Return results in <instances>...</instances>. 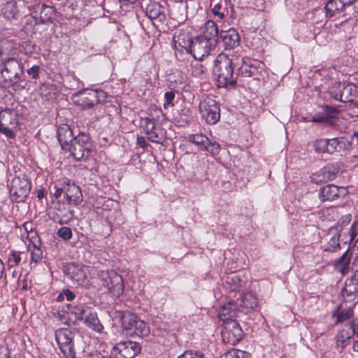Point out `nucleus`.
I'll list each match as a JSON object with an SVG mask.
<instances>
[{
    "mask_svg": "<svg viewBox=\"0 0 358 358\" xmlns=\"http://www.w3.org/2000/svg\"><path fill=\"white\" fill-rule=\"evenodd\" d=\"M234 59L225 54H220L216 58L214 73L217 76L219 87L234 88L236 80L234 76Z\"/></svg>",
    "mask_w": 358,
    "mask_h": 358,
    "instance_id": "f257e3e1",
    "label": "nucleus"
},
{
    "mask_svg": "<svg viewBox=\"0 0 358 358\" xmlns=\"http://www.w3.org/2000/svg\"><path fill=\"white\" fill-rule=\"evenodd\" d=\"M98 285L103 292L120 296L124 289L122 278L114 271H103L99 273Z\"/></svg>",
    "mask_w": 358,
    "mask_h": 358,
    "instance_id": "f03ea898",
    "label": "nucleus"
},
{
    "mask_svg": "<svg viewBox=\"0 0 358 358\" xmlns=\"http://www.w3.org/2000/svg\"><path fill=\"white\" fill-rule=\"evenodd\" d=\"M76 160H85L93 152V145L85 134H79L69 144L67 149Z\"/></svg>",
    "mask_w": 358,
    "mask_h": 358,
    "instance_id": "7ed1b4c3",
    "label": "nucleus"
},
{
    "mask_svg": "<svg viewBox=\"0 0 358 358\" xmlns=\"http://www.w3.org/2000/svg\"><path fill=\"white\" fill-rule=\"evenodd\" d=\"M0 71V75L7 85L16 83L24 73L22 62L15 58H8L2 62Z\"/></svg>",
    "mask_w": 358,
    "mask_h": 358,
    "instance_id": "20e7f679",
    "label": "nucleus"
},
{
    "mask_svg": "<svg viewBox=\"0 0 358 358\" xmlns=\"http://www.w3.org/2000/svg\"><path fill=\"white\" fill-rule=\"evenodd\" d=\"M55 339L62 353L66 358H76L73 338L75 334L68 328H61L55 333Z\"/></svg>",
    "mask_w": 358,
    "mask_h": 358,
    "instance_id": "39448f33",
    "label": "nucleus"
},
{
    "mask_svg": "<svg viewBox=\"0 0 358 358\" xmlns=\"http://www.w3.org/2000/svg\"><path fill=\"white\" fill-rule=\"evenodd\" d=\"M31 181L24 174L14 177L10 185L11 199L15 202L24 201L29 194Z\"/></svg>",
    "mask_w": 358,
    "mask_h": 358,
    "instance_id": "423d86ee",
    "label": "nucleus"
},
{
    "mask_svg": "<svg viewBox=\"0 0 358 358\" xmlns=\"http://www.w3.org/2000/svg\"><path fill=\"white\" fill-rule=\"evenodd\" d=\"M238 74L242 77L260 80L265 74V64L261 61L244 57L238 68Z\"/></svg>",
    "mask_w": 358,
    "mask_h": 358,
    "instance_id": "0eeeda50",
    "label": "nucleus"
},
{
    "mask_svg": "<svg viewBox=\"0 0 358 358\" xmlns=\"http://www.w3.org/2000/svg\"><path fill=\"white\" fill-rule=\"evenodd\" d=\"M140 128L145 133L148 138L153 143H162L165 138L166 131L159 125L155 124L154 118L141 117Z\"/></svg>",
    "mask_w": 358,
    "mask_h": 358,
    "instance_id": "6e6552de",
    "label": "nucleus"
},
{
    "mask_svg": "<svg viewBox=\"0 0 358 358\" xmlns=\"http://www.w3.org/2000/svg\"><path fill=\"white\" fill-rule=\"evenodd\" d=\"M215 45V38H208L206 36H199L194 40L189 53H190L195 59L202 60L209 55Z\"/></svg>",
    "mask_w": 358,
    "mask_h": 358,
    "instance_id": "1a4fd4ad",
    "label": "nucleus"
},
{
    "mask_svg": "<svg viewBox=\"0 0 358 358\" xmlns=\"http://www.w3.org/2000/svg\"><path fill=\"white\" fill-rule=\"evenodd\" d=\"M202 117L210 124H216L220 118V106L212 98L204 99L199 105Z\"/></svg>",
    "mask_w": 358,
    "mask_h": 358,
    "instance_id": "9d476101",
    "label": "nucleus"
},
{
    "mask_svg": "<svg viewBox=\"0 0 358 358\" xmlns=\"http://www.w3.org/2000/svg\"><path fill=\"white\" fill-rule=\"evenodd\" d=\"M145 14L156 27L164 24L166 20V8L155 1L147 4Z\"/></svg>",
    "mask_w": 358,
    "mask_h": 358,
    "instance_id": "9b49d317",
    "label": "nucleus"
},
{
    "mask_svg": "<svg viewBox=\"0 0 358 358\" xmlns=\"http://www.w3.org/2000/svg\"><path fill=\"white\" fill-rule=\"evenodd\" d=\"M122 325L126 329L133 331L135 334L141 337L147 336L150 334L148 325L134 314L124 315L122 318Z\"/></svg>",
    "mask_w": 358,
    "mask_h": 358,
    "instance_id": "f8f14e48",
    "label": "nucleus"
},
{
    "mask_svg": "<svg viewBox=\"0 0 358 358\" xmlns=\"http://www.w3.org/2000/svg\"><path fill=\"white\" fill-rule=\"evenodd\" d=\"M103 92L94 90H85L73 94L75 103L84 108H90L100 101Z\"/></svg>",
    "mask_w": 358,
    "mask_h": 358,
    "instance_id": "ddd939ff",
    "label": "nucleus"
},
{
    "mask_svg": "<svg viewBox=\"0 0 358 358\" xmlns=\"http://www.w3.org/2000/svg\"><path fill=\"white\" fill-rule=\"evenodd\" d=\"M224 323V327L222 331V337L224 343L234 345L242 338V329L235 320H229Z\"/></svg>",
    "mask_w": 358,
    "mask_h": 358,
    "instance_id": "4468645a",
    "label": "nucleus"
},
{
    "mask_svg": "<svg viewBox=\"0 0 358 358\" xmlns=\"http://www.w3.org/2000/svg\"><path fill=\"white\" fill-rule=\"evenodd\" d=\"M17 122V113L14 110L6 109L0 111V133L7 138H15V135L10 127H15Z\"/></svg>",
    "mask_w": 358,
    "mask_h": 358,
    "instance_id": "2eb2a0df",
    "label": "nucleus"
},
{
    "mask_svg": "<svg viewBox=\"0 0 358 358\" xmlns=\"http://www.w3.org/2000/svg\"><path fill=\"white\" fill-rule=\"evenodd\" d=\"M173 41L177 50L189 53L194 41L189 32L184 29H179L175 32Z\"/></svg>",
    "mask_w": 358,
    "mask_h": 358,
    "instance_id": "dca6fc26",
    "label": "nucleus"
},
{
    "mask_svg": "<svg viewBox=\"0 0 358 358\" xmlns=\"http://www.w3.org/2000/svg\"><path fill=\"white\" fill-rule=\"evenodd\" d=\"M113 350L117 352L121 358H134L141 351V346L138 343L127 341L118 343L114 348Z\"/></svg>",
    "mask_w": 358,
    "mask_h": 358,
    "instance_id": "f3484780",
    "label": "nucleus"
},
{
    "mask_svg": "<svg viewBox=\"0 0 358 358\" xmlns=\"http://www.w3.org/2000/svg\"><path fill=\"white\" fill-rule=\"evenodd\" d=\"M66 274L78 285L84 286L86 282V273L84 266L74 263L69 264L65 269Z\"/></svg>",
    "mask_w": 358,
    "mask_h": 358,
    "instance_id": "a211bd4d",
    "label": "nucleus"
},
{
    "mask_svg": "<svg viewBox=\"0 0 358 358\" xmlns=\"http://www.w3.org/2000/svg\"><path fill=\"white\" fill-rule=\"evenodd\" d=\"M220 37L225 49H234L240 44L241 37L237 30L230 28L227 30H222Z\"/></svg>",
    "mask_w": 358,
    "mask_h": 358,
    "instance_id": "6ab92c4d",
    "label": "nucleus"
},
{
    "mask_svg": "<svg viewBox=\"0 0 358 358\" xmlns=\"http://www.w3.org/2000/svg\"><path fill=\"white\" fill-rule=\"evenodd\" d=\"M343 192V188L331 184L322 187L320 189L318 197L322 202L331 201L339 198Z\"/></svg>",
    "mask_w": 358,
    "mask_h": 358,
    "instance_id": "aec40b11",
    "label": "nucleus"
},
{
    "mask_svg": "<svg viewBox=\"0 0 358 358\" xmlns=\"http://www.w3.org/2000/svg\"><path fill=\"white\" fill-rule=\"evenodd\" d=\"M65 196L69 204L78 206L80 204L83 200V194L80 188L74 183H71L69 180L66 183Z\"/></svg>",
    "mask_w": 358,
    "mask_h": 358,
    "instance_id": "412c9836",
    "label": "nucleus"
},
{
    "mask_svg": "<svg viewBox=\"0 0 358 358\" xmlns=\"http://www.w3.org/2000/svg\"><path fill=\"white\" fill-rule=\"evenodd\" d=\"M55 217L54 220L60 224H66L73 217V210L64 203L58 202L55 206Z\"/></svg>",
    "mask_w": 358,
    "mask_h": 358,
    "instance_id": "4be33fe9",
    "label": "nucleus"
},
{
    "mask_svg": "<svg viewBox=\"0 0 358 358\" xmlns=\"http://www.w3.org/2000/svg\"><path fill=\"white\" fill-rule=\"evenodd\" d=\"M356 334L355 322L352 321L346 327L339 331L336 336V343L341 348H345L349 343L352 336Z\"/></svg>",
    "mask_w": 358,
    "mask_h": 358,
    "instance_id": "5701e85b",
    "label": "nucleus"
},
{
    "mask_svg": "<svg viewBox=\"0 0 358 358\" xmlns=\"http://www.w3.org/2000/svg\"><path fill=\"white\" fill-rule=\"evenodd\" d=\"M73 131L67 124H62L57 128V138L63 150L67 149L74 139Z\"/></svg>",
    "mask_w": 358,
    "mask_h": 358,
    "instance_id": "b1692460",
    "label": "nucleus"
},
{
    "mask_svg": "<svg viewBox=\"0 0 358 358\" xmlns=\"http://www.w3.org/2000/svg\"><path fill=\"white\" fill-rule=\"evenodd\" d=\"M90 307L83 305L78 304L76 306H69V310L67 312L69 324H76L78 321L84 320L86 313L89 311Z\"/></svg>",
    "mask_w": 358,
    "mask_h": 358,
    "instance_id": "393cba45",
    "label": "nucleus"
},
{
    "mask_svg": "<svg viewBox=\"0 0 358 358\" xmlns=\"http://www.w3.org/2000/svg\"><path fill=\"white\" fill-rule=\"evenodd\" d=\"M352 147L349 138L343 136L330 139L329 153L342 152L348 150Z\"/></svg>",
    "mask_w": 358,
    "mask_h": 358,
    "instance_id": "a878e982",
    "label": "nucleus"
},
{
    "mask_svg": "<svg viewBox=\"0 0 358 358\" xmlns=\"http://www.w3.org/2000/svg\"><path fill=\"white\" fill-rule=\"evenodd\" d=\"M238 308L234 301H229L224 304L219 311V317L224 322L233 320L237 316Z\"/></svg>",
    "mask_w": 358,
    "mask_h": 358,
    "instance_id": "bb28decb",
    "label": "nucleus"
},
{
    "mask_svg": "<svg viewBox=\"0 0 358 358\" xmlns=\"http://www.w3.org/2000/svg\"><path fill=\"white\" fill-rule=\"evenodd\" d=\"M84 319L85 324L92 330L98 333H101L103 331V326L100 323L96 313L91 308H89V311L86 313Z\"/></svg>",
    "mask_w": 358,
    "mask_h": 358,
    "instance_id": "cd10ccee",
    "label": "nucleus"
},
{
    "mask_svg": "<svg viewBox=\"0 0 358 358\" xmlns=\"http://www.w3.org/2000/svg\"><path fill=\"white\" fill-rule=\"evenodd\" d=\"M339 94H335V99L341 102H348L352 101V93L355 92V87L352 85L338 84Z\"/></svg>",
    "mask_w": 358,
    "mask_h": 358,
    "instance_id": "c85d7f7f",
    "label": "nucleus"
},
{
    "mask_svg": "<svg viewBox=\"0 0 358 358\" xmlns=\"http://www.w3.org/2000/svg\"><path fill=\"white\" fill-rule=\"evenodd\" d=\"M337 110L329 106H325L322 113L315 114L310 120V122L318 123H329L332 117H335Z\"/></svg>",
    "mask_w": 358,
    "mask_h": 358,
    "instance_id": "c756f323",
    "label": "nucleus"
},
{
    "mask_svg": "<svg viewBox=\"0 0 358 358\" xmlns=\"http://www.w3.org/2000/svg\"><path fill=\"white\" fill-rule=\"evenodd\" d=\"M351 0H329L325 6L327 15L332 17L341 10L345 6L349 5Z\"/></svg>",
    "mask_w": 358,
    "mask_h": 358,
    "instance_id": "7c9ffc66",
    "label": "nucleus"
},
{
    "mask_svg": "<svg viewBox=\"0 0 358 358\" xmlns=\"http://www.w3.org/2000/svg\"><path fill=\"white\" fill-rule=\"evenodd\" d=\"M350 259L349 252L347 250L335 262L334 266L336 269L345 275L349 271Z\"/></svg>",
    "mask_w": 358,
    "mask_h": 358,
    "instance_id": "2f4dec72",
    "label": "nucleus"
},
{
    "mask_svg": "<svg viewBox=\"0 0 358 358\" xmlns=\"http://www.w3.org/2000/svg\"><path fill=\"white\" fill-rule=\"evenodd\" d=\"M241 306L247 310H253L258 306V299L252 292L245 293L241 298Z\"/></svg>",
    "mask_w": 358,
    "mask_h": 358,
    "instance_id": "473e14b6",
    "label": "nucleus"
},
{
    "mask_svg": "<svg viewBox=\"0 0 358 358\" xmlns=\"http://www.w3.org/2000/svg\"><path fill=\"white\" fill-rule=\"evenodd\" d=\"M1 12L3 15L8 20L16 18L18 15V8L16 1H9L5 3L2 6Z\"/></svg>",
    "mask_w": 358,
    "mask_h": 358,
    "instance_id": "72a5a7b5",
    "label": "nucleus"
},
{
    "mask_svg": "<svg viewBox=\"0 0 358 358\" xmlns=\"http://www.w3.org/2000/svg\"><path fill=\"white\" fill-rule=\"evenodd\" d=\"M27 260V254L24 252L12 250L8 256V266L10 268L18 266L22 261Z\"/></svg>",
    "mask_w": 358,
    "mask_h": 358,
    "instance_id": "f704fd0d",
    "label": "nucleus"
},
{
    "mask_svg": "<svg viewBox=\"0 0 358 358\" xmlns=\"http://www.w3.org/2000/svg\"><path fill=\"white\" fill-rule=\"evenodd\" d=\"M203 35L201 36H206L208 38H215V43L216 44L218 37V27L213 20H208L205 23L203 27Z\"/></svg>",
    "mask_w": 358,
    "mask_h": 358,
    "instance_id": "c9c22d12",
    "label": "nucleus"
},
{
    "mask_svg": "<svg viewBox=\"0 0 358 358\" xmlns=\"http://www.w3.org/2000/svg\"><path fill=\"white\" fill-rule=\"evenodd\" d=\"M55 9L52 6L43 5L40 10V19L45 23L51 20L55 15Z\"/></svg>",
    "mask_w": 358,
    "mask_h": 358,
    "instance_id": "e433bc0d",
    "label": "nucleus"
},
{
    "mask_svg": "<svg viewBox=\"0 0 358 358\" xmlns=\"http://www.w3.org/2000/svg\"><path fill=\"white\" fill-rule=\"evenodd\" d=\"M28 250L31 252V262L30 264L32 266L34 264V266L41 260L43 257L42 250L39 246L33 244L32 245H29L28 246Z\"/></svg>",
    "mask_w": 358,
    "mask_h": 358,
    "instance_id": "4c0bfd02",
    "label": "nucleus"
},
{
    "mask_svg": "<svg viewBox=\"0 0 358 358\" xmlns=\"http://www.w3.org/2000/svg\"><path fill=\"white\" fill-rule=\"evenodd\" d=\"M322 169L328 181L335 179L339 172L338 166L334 164H328Z\"/></svg>",
    "mask_w": 358,
    "mask_h": 358,
    "instance_id": "58836bf2",
    "label": "nucleus"
},
{
    "mask_svg": "<svg viewBox=\"0 0 358 358\" xmlns=\"http://www.w3.org/2000/svg\"><path fill=\"white\" fill-rule=\"evenodd\" d=\"M226 283L229 285V288L233 292H238L243 287L242 280L237 275H232L228 276Z\"/></svg>",
    "mask_w": 358,
    "mask_h": 358,
    "instance_id": "ea45409f",
    "label": "nucleus"
},
{
    "mask_svg": "<svg viewBox=\"0 0 358 358\" xmlns=\"http://www.w3.org/2000/svg\"><path fill=\"white\" fill-rule=\"evenodd\" d=\"M171 15L178 22H183L186 19L185 7L182 5L174 7Z\"/></svg>",
    "mask_w": 358,
    "mask_h": 358,
    "instance_id": "a19ab883",
    "label": "nucleus"
},
{
    "mask_svg": "<svg viewBox=\"0 0 358 358\" xmlns=\"http://www.w3.org/2000/svg\"><path fill=\"white\" fill-rule=\"evenodd\" d=\"M330 139H318L314 144L315 150L317 152H329V153Z\"/></svg>",
    "mask_w": 358,
    "mask_h": 358,
    "instance_id": "79ce46f5",
    "label": "nucleus"
},
{
    "mask_svg": "<svg viewBox=\"0 0 358 358\" xmlns=\"http://www.w3.org/2000/svg\"><path fill=\"white\" fill-rule=\"evenodd\" d=\"M208 140V138L201 134H192L189 136V141L201 146V150L204 148Z\"/></svg>",
    "mask_w": 358,
    "mask_h": 358,
    "instance_id": "37998d69",
    "label": "nucleus"
},
{
    "mask_svg": "<svg viewBox=\"0 0 358 358\" xmlns=\"http://www.w3.org/2000/svg\"><path fill=\"white\" fill-rule=\"evenodd\" d=\"M203 150L213 155H216L220 152V146L218 143L215 141L212 142L208 139Z\"/></svg>",
    "mask_w": 358,
    "mask_h": 358,
    "instance_id": "c03bdc74",
    "label": "nucleus"
},
{
    "mask_svg": "<svg viewBox=\"0 0 358 358\" xmlns=\"http://www.w3.org/2000/svg\"><path fill=\"white\" fill-rule=\"evenodd\" d=\"M250 354L237 349H233L226 354L225 358H250Z\"/></svg>",
    "mask_w": 358,
    "mask_h": 358,
    "instance_id": "a18cd8bd",
    "label": "nucleus"
},
{
    "mask_svg": "<svg viewBox=\"0 0 358 358\" xmlns=\"http://www.w3.org/2000/svg\"><path fill=\"white\" fill-rule=\"evenodd\" d=\"M227 12V9L223 8L221 4L217 3L212 8V13L215 17L217 18V20H222L225 17V14Z\"/></svg>",
    "mask_w": 358,
    "mask_h": 358,
    "instance_id": "49530a36",
    "label": "nucleus"
},
{
    "mask_svg": "<svg viewBox=\"0 0 358 358\" xmlns=\"http://www.w3.org/2000/svg\"><path fill=\"white\" fill-rule=\"evenodd\" d=\"M57 235L63 240L67 241L72 238V230L70 227H62L57 232Z\"/></svg>",
    "mask_w": 358,
    "mask_h": 358,
    "instance_id": "de8ad7c7",
    "label": "nucleus"
},
{
    "mask_svg": "<svg viewBox=\"0 0 358 358\" xmlns=\"http://www.w3.org/2000/svg\"><path fill=\"white\" fill-rule=\"evenodd\" d=\"M67 180H65L61 185L55 184L51 189V194L55 197L59 198L61 195L64 193L66 194V183Z\"/></svg>",
    "mask_w": 358,
    "mask_h": 358,
    "instance_id": "09e8293b",
    "label": "nucleus"
},
{
    "mask_svg": "<svg viewBox=\"0 0 358 358\" xmlns=\"http://www.w3.org/2000/svg\"><path fill=\"white\" fill-rule=\"evenodd\" d=\"M311 181L315 184H320L322 182H327V179L324 175L322 169H320L318 171L314 173L310 176Z\"/></svg>",
    "mask_w": 358,
    "mask_h": 358,
    "instance_id": "8fccbe9b",
    "label": "nucleus"
},
{
    "mask_svg": "<svg viewBox=\"0 0 358 358\" xmlns=\"http://www.w3.org/2000/svg\"><path fill=\"white\" fill-rule=\"evenodd\" d=\"M352 316V310H343L337 314L336 323L343 322L344 321H346V320H349Z\"/></svg>",
    "mask_w": 358,
    "mask_h": 358,
    "instance_id": "3c124183",
    "label": "nucleus"
},
{
    "mask_svg": "<svg viewBox=\"0 0 358 358\" xmlns=\"http://www.w3.org/2000/svg\"><path fill=\"white\" fill-rule=\"evenodd\" d=\"M175 98V93L173 92H166L164 94V100L165 102L164 103V108H168L169 106H173V100Z\"/></svg>",
    "mask_w": 358,
    "mask_h": 358,
    "instance_id": "603ef678",
    "label": "nucleus"
},
{
    "mask_svg": "<svg viewBox=\"0 0 358 358\" xmlns=\"http://www.w3.org/2000/svg\"><path fill=\"white\" fill-rule=\"evenodd\" d=\"M204 73V67L203 65L197 63L192 66V73L194 76L199 77Z\"/></svg>",
    "mask_w": 358,
    "mask_h": 358,
    "instance_id": "864d4df0",
    "label": "nucleus"
},
{
    "mask_svg": "<svg viewBox=\"0 0 358 358\" xmlns=\"http://www.w3.org/2000/svg\"><path fill=\"white\" fill-rule=\"evenodd\" d=\"M358 222H355L349 229L350 241L352 242L357 236Z\"/></svg>",
    "mask_w": 358,
    "mask_h": 358,
    "instance_id": "5fc2aeb1",
    "label": "nucleus"
},
{
    "mask_svg": "<svg viewBox=\"0 0 358 358\" xmlns=\"http://www.w3.org/2000/svg\"><path fill=\"white\" fill-rule=\"evenodd\" d=\"M41 68L38 65H34L30 69H27V73L31 76L34 79H37L39 77Z\"/></svg>",
    "mask_w": 358,
    "mask_h": 358,
    "instance_id": "6e6d98bb",
    "label": "nucleus"
},
{
    "mask_svg": "<svg viewBox=\"0 0 358 358\" xmlns=\"http://www.w3.org/2000/svg\"><path fill=\"white\" fill-rule=\"evenodd\" d=\"M198 351L189 350L185 351L178 358H196Z\"/></svg>",
    "mask_w": 358,
    "mask_h": 358,
    "instance_id": "4d7b16f0",
    "label": "nucleus"
},
{
    "mask_svg": "<svg viewBox=\"0 0 358 358\" xmlns=\"http://www.w3.org/2000/svg\"><path fill=\"white\" fill-rule=\"evenodd\" d=\"M87 358H110L108 355H104L100 352H93L90 355H88Z\"/></svg>",
    "mask_w": 358,
    "mask_h": 358,
    "instance_id": "13d9d810",
    "label": "nucleus"
},
{
    "mask_svg": "<svg viewBox=\"0 0 358 358\" xmlns=\"http://www.w3.org/2000/svg\"><path fill=\"white\" fill-rule=\"evenodd\" d=\"M348 163L352 167L358 166V155L351 156L348 159Z\"/></svg>",
    "mask_w": 358,
    "mask_h": 358,
    "instance_id": "bf43d9fd",
    "label": "nucleus"
},
{
    "mask_svg": "<svg viewBox=\"0 0 358 358\" xmlns=\"http://www.w3.org/2000/svg\"><path fill=\"white\" fill-rule=\"evenodd\" d=\"M63 294L68 301H72L75 298V294L69 289L64 290Z\"/></svg>",
    "mask_w": 358,
    "mask_h": 358,
    "instance_id": "052dcab7",
    "label": "nucleus"
},
{
    "mask_svg": "<svg viewBox=\"0 0 358 358\" xmlns=\"http://www.w3.org/2000/svg\"><path fill=\"white\" fill-rule=\"evenodd\" d=\"M137 143L141 148H145L147 145L146 141L143 136H138L137 138Z\"/></svg>",
    "mask_w": 358,
    "mask_h": 358,
    "instance_id": "680f3d73",
    "label": "nucleus"
},
{
    "mask_svg": "<svg viewBox=\"0 0 358 358\" xmlns=\"http://www.w3.org/2000/svg\"><path fill=\"white\" fill-rule=\"evenodd\" d=\"M330 94H331L332 97L335 99V94H339L338 85L337 86L333 87L331 89Z\"/></svg>",
    "mask_w": 358,
    "mask_h": 358,
    "instance_id": "e2e57ef3",
    "label": "nucleus"
},
{
    "mask_svg": "<svg viewBox=\"0 0 358 358\" xmlns=\"http://www.w3.org/2000/svg\"><path fill=\"white\" fill-rule=\"evenodd\" d=\"M341 220H342V223H343V224H349L351 220V215H346L341 218Z\"/></svg>",
    "mask_w": 358,
    "mask_h": 358,
    "instance_id": "0e129e2a",
    "label": "nucleus"
},
{
    "mask_svg": "<svg viewBox=\"0 0 358 358\" xmlns=\"http://www.w3.org/2000/svg\"><path fill=\"white\" fill-rule=\"evenodd\" d=\"M4 268H5L4 264L2 262V260L0 259V279L1 278L2 275L3 273Z\"/></svg>",
    "mask_w": 358,
    "mask_h": 358,
    "instance_id": "69168bd1",
    "label": "nucleus"
},
{
    "mask_svg": "<svg viewBox=\"0 0 358 358\" xmlns=\"http://www.w3.org/2000/svg\"><path fill=\"white\" fill-rule=\"evenodd\" d=\"M37 196L40 199H43L45 196V192H44L43 189L38 190Z\"/></svg>",
    "mask_w": 358,
    "mask_h": 358,
    "instance_id": "338daca9",
    "label": "nucleus"
},
{
    "mask_svg": "<svg viewBox=\"0 0 358 358\" xmlns=\"http://www.w3.org/2000/svg\"><path fill=\"white\" fill-rule=\"evenodd\" d=\"M353 350L356 352H358V341H355L353 343Z\"/></svg>",
    "mask_w": 358,
    "mask_h": 358,
    "instance_id": "774afa93",
    "label": "nucleus"
}]
</instances>
